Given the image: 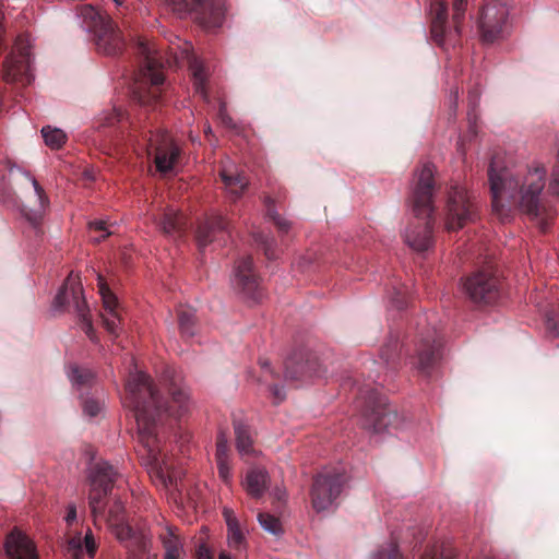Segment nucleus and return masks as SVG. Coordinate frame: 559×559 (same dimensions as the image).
Segmentation results:
<instances>
[{
  "label": "nucleus",
  "mask_w": 559,
  "mask_h": 559,
  "mask_svg": "<svg viewBox=\"0 0 559 559\" xmlns=\"http://www.w3.org/2000/svg\"><path fill=\"white\" fill-rule=\"evenodd\" d=\"M186 216L181 212L171 207L167 209L158 221L160 230L166 235L183 233L186 229Z\"/></svg>",
  "instance_id": "28"
},
{
  "label": "nucleus",
  "mask_w": 559,
  "mask_h": 559,
  "mask_svg": "<svg viewBox=\"0 0 559 559\" xmlns=\"http://www.w3.org/2000/svg\"><path fill=\"white\" fill-rule=\"evenodd\" d=\"M447 229L459 230L476 217V207L464 187H452L448 198Z\"/></svg>",
  "instance_id": "14"
},
{
  "label": "nucleus",
  "mask_w": 559,
  "mask_h": 559,
  "mask_svg": "<svg viewBox=\"0 0 559 559\" xmlns=\"http://www.w3.org/2000/svg\"><path fill=\"white\" fill-rule=\"evenodd\" d=\"M139 71L132 86V99L142 107L156 109L164 103L163 57L154 45L139 40L135 46Z\"/></svg>",
  "instance_id": "4"
},
{
  "label": "nucleus",
  "mask_w": 559,
  "mask_h": 559,
  "mask_svg": "<svg viewBox=\"0 0 559 559\" xmlns=\"http://www.w3.org/2000/svg\"><path fill=\"white\" fill-rule=\"evenodd\" d=\"M178 324L182 337L191 338L197 332L195 314L192 309L180 308L178 310Z\"/></svg>",
  "instance_id": "35"
},
{
  "label": "nucleus",
  "mask_w": 559,
  "mask_h": 559,
  "mask_svg": "<svg viewBox=\"0 0 559 559\" xmlns=\"http://www.w3.org/2000/svg\"><path fill=\"white\" fill-rule=\"evenodd\" d=\"M82 407H83L84 414L90 417H95L100 412V404L93 399L84 400Z\"/></svg>",
  "instance_id": "44"
},
{
  "label": "nucleus",
  "mask_w": 559,
  "mask_h": 559,
  "mask_svg": "<svg viewBox=\"0 0 559 559\" xmlns=\"http://www.w3.org/2000/svg\"><path fill=\"white\" fill-rule=\"evenodd\" d=\"M547 191L550 195L559 200V147L556 154L555 164L550 171Z\"/></svg>",
  "instance_id": "40"
},
{
  "label": "nucleus",
  "mask_w": 559,
  "mask_h": 559,
  "mask_svg": "<svg viewBox=\"0 0 559 559\" xmlns=\"http://www.w3.org/2000/svg\"><path fill=\"white\" fill-rule=\"evenodd\" d=\"M4 549L9 559H39L33 542L17 530L7 536Z\"/></svg>",
  "instance_id": "21"
},
{
  "label": "nucleus",
  "mask_w": 559,
  "mask_h": 559,
  "mask_svg": "<svg viewBox=\"0 0 559 559\" xmlns=\"http://www.w3.org/2000/svg\"><path fill=\"white\" fill-rule=\"evenodd\" d=\"M345 484V477L340 472L319 473L310 490L311 503L316 512L321 513L333 508Z\"/></svg>",
  "instance_id": "11"
},
{
  "label": "nucleus",
  "mask_w": 559,
  "mask_h": 559,
  "mask_svg": "<svg viewBox=\"0 0 559 559\" xmlns=\"http://www.w3.org/2000/svg\"><path fill=\"white\" fill-rule=\"evenodd\" d=\"M76 519V509L74 506H70L68 508V513L66 516V521L70 524Z\"/></svg>",
  "instance_id": "54"
},
{
  "label": "nucleus",
  "mask_w": 559,
  "mask_h": 559,
  "mask_svg": "<svg viewBox=\"0 0 559 559\" xmlns=\"http://www.w3.org/2000/svg\"><path fill=\"white\" fill-rule=\"evenodd\" d=\"M31 41L27 35H19L13 50L3 62L2 76L8 83L27 85L33 81Z\"/></svg>",
  "instance_id": "9"
},
{
  "label": "nucleus",
  "mask_w": 559,
  "mask_h": 559,
  "mask_svg": "<svg viewBox=\"0 0 559 559\" xmlns=\"http://www.w3.org/2000/svg\"><path fill=\"white\" fill-rule=\"evenodd\" d=\"M121 543L127 550V559H141L151 552V540L143 534H136L133 530L132 535Z\"/></svg>",
  "instance_id": "29"
},
{
  "label": "nucleus",
  "mask_w": 559,
  "mask_h": 559,
  "mask_svg": "<svg viewBox=\"0 0 559 559\" xmlns=\"http://www.w3.org/2000/svg\"><path fill=\"white\" fill-rule=\"evenodd\" d=\"M223 516L227 526V543L230 548L238 549L243 540L241 525L233 509L225 507Z\"/></svg>",
  "instance_id": "30"
},
{
  "label": "nucleus",
  "mask_w": 559,
  "mask_h": 559,
  "mask_svg": "<svg viewBox=\"0 0 559 559\" xmlns=\"http://www.w3.org/2000/svg\"><path fill=\"white\" fill-rule=\"evenodd\" d=\"M186 47L180 51V56L178 53H175V61L178 62L179 58L186 59L187 63L189 66V70L191 72V76L193 80V86L194 91L200 97L209 102V87L207 82L210 78V69L204 63L203 60L198 58L191 50V46L187 43L185 44Z\"/></svg>",
  "instance_id": "18"
},
{
  "label": "nucleus",
  "mask_w": 559,
  "mask_h": 559,
  "mask_svg": "<svg viewBox=\"0 0 559 559\" xmlns=\"http://www.w3.org/2000/svg\"><path fill=\"white\" fill-rule=\"evenodd\" d=\"M68 377L71 380L74 388L82 390L91 388L95 381V374L87 368L72 365L69 367Z\"/></svg>",
  "instance_id": "33"
},
{
  "label": "nucleus",
  "mask_w": 559,
  "mask_h": 559,
  "mask_svg": "<svg viewBox=\"0 0 559 559\" xmlns=\"http://www.w3.org/2000/svg\"><path fill=\"white\" fill-rule=\"evenodd\" d=\"M509 14V7L503 2L491 1L483 8L478 22L483 41L493 43L504 36Z\"/></svg>",
  "instance_id": "15"
},
{
  "label": "nucleus",
  "mask_w": 559,
  "mask_h": 559,
  "mask_svg": "<svg viewBox=\"0 0 559 559\" xmlns=\"http://www.w3.org/2000/svg\"><path fill=\"white\" fill-rule=\"evenodd\" d=\"M271 495L278 502H285L287 499V491L284 487H275Z\"/></svg>",
  "instance_id": "51"
},
{
  "label": "nucleus",
  "mask_w": 559,
  "mask_h": 559,
  "mask_svg": "<svg viewBox=\"0 0 559 559\" xmlns=\"http://www.w3.org/2000/svg\"><path fill=\"white\" fill-rule=\"evenodd\" d=\"M204 133L206 136H210L212 134V128L210 124H206L204 128Z\"/></svg>",
  "instance_id": "59"
},
{
  "label": "nucleus",
  "mask_w": 559,
  "mask_h": 559,
  "mask_svg": "<svg viewBox=\"0 0 559 559\" xmlns=\"http://www.w3.org/2000/svg\"><path fill=\"white\" fill-rule=\"evenodd\" d=\"M109 235H110V233H106V234L102 235L100 238H97L96 240L100 241V240L105 239Z\"/></svg>",
  "instance_id": "62"
},
{
  "label": "nucleus",
  "mask_w": 559,
  "mask_h": 559,
  "mask_svg": "<svg viewBox=\"0 0 559 559\" xmlns=\"http://www.w3.org/2000/svg\"><path fill=\"white\" fill-rule=\"evenodd\" d=\"M325 372L314 359L299 364L289 358L285 362L284 377L287 382H306L311 378H321Z\"/></svg>",
  "instance_id": "23"
},
{
  "label": "nucleus",
  "mask_w": 559,
  "mask_h": 559,
  "mask_svg": "<svg viewBox=\"0 0 559 559\" xmlns=\"http://www.w3.org/2000/svg\"><path fill=\"white\" fill-rule=\"evenodd\" d=\"M247 306L258 304L262 300L264 294L260 286L259 278L252 272V261L247 255Z\"/></svg>",
  "instance_id": "32"
},
{
  "label": "nucleus",
  "mask_w": 559,
  "mask_h": 559,
  "mask_svg": "<svg viewBox=\"0 0 559 559\" xmlns=\"http://www.w3.org/2000/svg\"><path fill=\"white\" fill-rule=\"evenodd\" d=\"M159 539L165 549L164 559H179L182 550V544L176 534V528L167 526L163 533L159 534Z\"/></svg>",
  "instance_id": "31"
},
{
  "label": "nucleus",
  "mask_w": 559,
  "mask_h": 559,
  "mask_svg": "<svg viewBox=\"0 0 559 559\" xmlns=\"http://www.w3.org/2000/svg\"><path fill=\"white\" fill-rule=\"evenodd\" d=\"M127 118V112L120 108L115 107L112 112L105 117V123L108 126H114L117 122H121Z\"/></svg>",
  "instance_id": "43"
},
{
  "label": "nucleus",
  "mask_w": 559,
  "mask_h": 559,
  "mask_svg": "<svg viewBox=\"0 0 559 559\" xmlns=\"http://www.w3.org/2000/svg\"><path fill=\"white\" fill-rule=\"evenodd\" d=\"M78 14L87 32L93 34V39L99 52L107 56H117L122 52L126 47L124 37L106 12L91 4H83L78 8Z\"/></svg>",
  "instance_id": "5"
},
{
  "label": "nucleus",
  "mask_w": 559,
  "mask_h": 559,
  "mask_svg": "<svg viewBox=\"0 0 559 559\" xmlns=\"http://www.w3.org/2000/svg\"><path fill=\"white\" fill-rule=\"evenodd\" d=\"M197 557H198V559H214L213 552L204 544L200 545V547L198 548Z\"/></svg>",
  "instance_id": "52"
},
{
  "label": "nucleus",
  "mask_w": 559,
  "mask_h": 559,
  "mask_svg": "<svg viewBox=\"0 0 559 559\" xmlns=\"http://www.w3.org/2000/svg\"><path fill=\"white\" fill-rule=\"evenodd\" d=\"M98 289L103 299L104 310L102 313L103 323L105 329L110 334H117L118 325L121 322V316L118 310L117 297L110 290L109 286L105 282L102 275H98Z\"/></svg>",
  "instance_id": "20"
},
{
  "label": "nucleus",
  "mask_w": 559,
  "mask_h": 559,
  "mask_svg": "<svg viewBox=\"0 0 559 559\" xmlns=\"http://www.w3.org/2000/svg\"><path fill=\"white\" fill-rule=\"evenodd\" d=\"M415 355L409 357L412 367L424 377H430L442 358V340L435 328L420 334Z\"/></svg>",
  "instance_id": "10"
},
{
  "label": "nucleus",
  "mask_w": 559,
  "mask_h": 559,
  "mask_svg": "<svg viewBox=\"0 0 559 559\" xmlns=\"http://www.w3.org/2000/svg\"><path fill=\"white\" fill-rule=\"evenodd\" d=\"M436 166L431 162L420 163L413 173L409 183L407 206L421 223L411 224L404 233L405 243L416 252H425L433 245L435 180Z\"/></svg>",
  "instance_id": "3"
},
{
  "label": "nucleus",
  "mask_w": 559,
  "mask_h": 559,
  "mask_svg": "<svg viewBox=\"0 0 559 559\" xmlns=\"http://www.w3.org/2000/svg\"><path fill=\"white\" fill-rule=\"evenodd\" d=\"M270 391L275 399V403L278 404L283 402L286 397L285 390L283 385L280 384H273L270 386Z\"/></svg>",
  "instance_id": "49"
},
{
  "label": "nucleus",
  "mask_w": 559,
  "mask_h": 559,
  "mask_svg": "<svg viewBox=\"0 0 559 559\" xmlns=\"http://www.w3.org/2000/svg\"><path fill=\"white\" fill-rule=\"evenodd\" d=\"M114 1L117 2V3H120V0H114Z\"/></svg>",
  "instance_id": "63"
},
{
  "label": "nucleus",
  "mask_w": 559,
  "mask_h": 559,
  "mask_svg": "<svg viewBox=\"0 0 559 559\" xmlns=\"http://www.w3.org/2000/svg\"><path fill=\"white\" fill-rule=\"evenodd\" d=\"M83 546L88 556L94 557L97 550V544L95 542L92 531H88L83 539L80 536H78L69 540V547L73 550H80Z\"/></svg>",
  "instance_id": "37"
},
{
  "label": "nucleus",
  "mask_w": 559,
  "mask_h": 559,
  "mask_svg": "<svg viewBox=\"0 0 559 559\" xmlns=\"http://www.w3.org/2000/svg\"><path fill=\"white\" fill-rule=\"evenodd\" d=\"M141 559H157V554L150 552L148 555H146L145 557H143Z\"/></svg>",
  "instance_id": "61"
},
{
  "label": "nucleus",
  "mask_w": 559,
  "mask_h": 559,
  "mask_svg": "<svg viewBox=\"0 0 559 559\" xmlns=\"http://www.w3.org/2000/svg\"><path fill=\"white\" fill-rule=\"evenodd\" d=\"M219 459L221 460L228 459L227 443H226V439L223 433H221L217 437V442H216V460H219Z\"/></svg>",
  "instance_id": "45"
},
{
  "label": "nucleus",
  "mask_w": 559,
  "mask_h": 559,
  "mask_svg": "<svg viewBox=\"0 0 559 559\" xmlns=\"http://www.w3.org/2000/svg\"><path fill=\"white\" fill-rule=\"evenodd\" d=\"M457 99H459V92L455 91L451 94V103H452L453 107H456Z\"/></svg>",
  "instance_id": "56"
},
{
  "label": "nucleus",
  "mask_w": 559,
  "mask_h": 559,
  "mask_svg": "<svg viewBox=\"0 0 559 559\" xmlns=\"http://www.w3.org/2000/svg\"><path fill=\"white\" fill-rule=\"evenodd\" d=\"M548 329L552 332V334L559 337V326L554 321H548Z\"/></svg>",
  "instance_id": "55"
},
{
  "label": "nucleus",
  "mask_w": 559,
  "mask_h": 559,
  "mask_svg": "<svg viewBox=\"0 0 559 559\" xmlns=\"http://www.w3.org/2000/svg\"><path fill=\"white\" fill-rule=\"evenodd\" d=\"M235 432L237 436V450L240 454L245 451V439H243V432L240 424L235 423Z\"/></svg>",
  "instance_id": "50"
},
{
  "label": "nucleus",
  "mask_w": 559,
  "mask_h": 559,
  "mask_svg": "<svg viewBox=\"0 0 559 559\" xmlns=\"http://www.w3.org/2000/svg\"><path fill=\"white\" fill-rule=\"evenodd\" d=\"M500 282L486 271H478L468 276L464 283V292L475 304L491 305L500 297Z\"/></svg>",
  "instance_id": "17"
},
{
  "label": "nucleus",
  "mask_w": 559,
  "mask_h": 559,
  "mask_svg": "<svg viewBox=\"0 0 559 559\" xmlns=\"http://www.w3.org/2000/svg\"><path fill=\"white\" fill-rule=\"evenodd\" d=\"M547 170L536 164L527 168L523 175H513L509 169H496V160L491 159L488 179L492 199V211L502 219H509L512 209H519L532 219L540 218L543 231L548 228L544 216H548L543 203Z\"/></svg>",
  "instance_id": "2"
},
{
  "label": "nucleus",
  "mask_w": 559,
  "mask_h": 559,
  "mask_svg": "<svg viewBox=\"0 0 559 559\" xmlns=\"http://www.w3.org/2000/svg\"><path fill=\"white\" fill-rule=\"evenodd\" d=\"M106 521L119 542H124L132 535V527L126 522L124 507L120 500L112 503Z\"/></svg>",
  "instance_id": "24"
},
{
  "label": "nucleus",
  "mask_w": 559,
  "mask_h": 559,
  "mask_svg": "<svg viewBox=\"0 0 559 559\" xmlns=\"http://www.w3.org/2000/svg\"><path fill=\"white\" fill-rule=\"evenodd\" d=\"M55 307L63 309L66 305L71 307L79 317L82 329L93 338V325L90 309L86 304L81 284L70 275L55 298Z\"/></svg>",
  "instance_id": "13"
},
{
  "label": "nucleus",
  "mask_w": 559,
  "mask_h": 559,
  "mask_svg": "<svg viewBox=\"0 0 559 559\" xmlns=\"http://www.w3.org/2000/svg\"><path fill=\"white\" fill-rule=\"evenodd\" d=\"M231 284L237 292L245 290V262L242 260L238 261L235 266Z\"/></svg>",
  "instance_id": "41"
},
{
  "label": "nucleus",
  "mask_w": 559,
  "mask_h": 559,
  "mask_svg": "<svg viewBox=\"0 0 559 559\" xmlns=\"http://www.w3.org/2000/svg\"><path fill=\"white\" fill-rule=\"evenodd\" d=\"M258 522L261 527L273 535H278L282 532L281 522L277 518L270 513L261 512L258 514Z\"/></svg>",
  "instance_id": "39"
},
{
  "label": "nucleus",
  "mask_w": 559,
  "mask_h": 559,
  "mask_svg": "<svg viewBox=\"0 0 559 559\" xmlns=\"http://www.w3.org/2000/svg\"><path fill=\"white\" fill-rule=\"evenodd\" d=\"M261 367H262V369H265V370L271 372V370H270V362L269 361L261 360Z\"/></svg>",
  "instance_id": "58"
},
{
  "label": "nucleus",
  "mask_w": 559,
  "mask_h": 559,
  "mask_svg": "<svg viewBox=\"0 0 559 559\" xmlns=\"http://www.w3.org/2000/svg\"><path fill=\"white\" fill-rule=\"evenodd\" d=\"M267 215L272 218L281 235H285L289 231L292 227L290 222L282 217L276 210L269 207Z\"/></svg>",
  "instance_id": "42"
},
{
  "label": "nucleus",
  "mask_w": 559,
  "mask_h": 559,
  "mask_svg": "<svg viewBox=\"0 0 559 559\" xmlns=\"http://www.w3.org/2000/svg\"><path fill=\"white\" fill-rule=\"evenodd\" d=\"M218 119L221 120V122L228 127V128H233L234 127V123H233V119L231 117L227 114V109H226V106L225 104H221L219 105V109H218Z\"/></svg>",
  "instance_id": "48"
},
{
  "label": "nucleus",
  "mask_w": 559,
  "mask_h": 559,
  "mask_svg": "<svg viewBox=\"0 0 559 559\" xmlns=\"http://www.w3.org/2000/svg\"><path fill=\"white\" fill-rule=\"evenodd\" d=\"M219 230L229 231V223L223 216L214 215L200 223L195 236L199 247L204 248L211 243Z\"/></svg>",
  "instance_id": "25"
},
{
  "label": "nucleus",
  "mask_w": 559,
  "mask_h": 559,
  "mask_svg": "<svg viewBox=\"0 0 559 559\" xmlns=\"http://www.w3.org/2000/svg\"><path fill=\"white\" fill-rule=\"evenodd\" d=\"M402 345L400 343L399 336L393 335L392 333L389 335L388 341L380 349V359L386 371H395L400 366V355H401Z\"/></svg>",
  "instance_id": "27"
},
{
  "label": "nucleus",
  "mask_w": 559,
  "mask_h": 559,
  "mask_svg": "<svg viewBox=\"0 0 559 559\" xmlns=\"http://www.w3.org/2000/svg\"><path fill=\"white\" fill-rule=\"evenodd\" d=\"M171 404L164 402L150 376L142 371L130 373L126 384V404L133 412L139 442V456L163 485L173 484L177 475L163 454L159 425L165 415L182 417L189 409V392L174 372L166 371Z\"/></svg>",
  "instance_id": "1"
},
{
  "label": "nucleus",
  "mask_w": 559,
  "mask_h": 559,
  "mask_svg": "<svg viewBox=\"0 0 559 559\" xmlns=\"http://www.w3.org/2000/svg\"><path fill=\"white\" fill-rule=\"evenodd\" d=\"M219 177L228 201L235 203L241 200L245 192V178L242 171L231 163H226L219 170Z\"/></svg>",
  "instance_id": "22"
},
{
  "label": "nucleus",
  "mask_w": 559,
  "mask_h": 559,
  "mask_svg": "<svg viewBox=\"0 0 559 559\" xmlns=\"http://www.w3.org/2000/svg\"><path fill=\"white\" fill-rule=\"evenodd\" d=\"M469 99L475 105L478 99V95L475 92H469Z\"/></svg>",
  "instance_id": "57"
},
{
  "label": "nucleus",
  "mask_w": 559,
  "mask_h": 559,
  "mask_svg": "<svg viewBox=\"0 0 559 559\" xmlns=\"http://www.w3.org/2000/svg\"><path fill=\"white\" fill-rule=\"evenodd\" d=\"M259 453L251 448L249 437L247 436V495L257 499L262 497L270 486V475L264 465L249 466V459Z\"/></svg>",
  "instance_id": "19"
},
{
  "label": "nucleus",
  "mask_w": 559,
  "mask_h": 559,
  "mask_svg": "<svg viewBox=\"0 0 559 559\" xmlns=\"http://www.w3.org/2000/svg\"><path fill=\"white\" fill-rule=\"evenodd\" d=\"M23 175L25 179L29 181L33 186L35 194L37 197L38 205L34 210H27L26 207H23L22 213L34 227H37L43 219L45 210L49 204V200L45 193V190L34 177H32L28 173H25Z\"/></svg>",
  "instance_id": "26"
},
{
  "label": "nucleus",
  "mask_w": 559,
  "mask_h": 559,
  "mask_svg": "<svg viewBox=\"0 0 559 559\" xmlns=\"http://www.w3.org/2000/svg\"><path fill=\"white\" fill-rule=\"evenodd\" d=\"M396 418L397 414L388 405L386 397L371 390L362 412L364 429L372 435H380L386 431Z\"/></svg>",
  "instance_id": "12"
},
{
  "label": "nucleus",
  "mask_w": 559,
  "mask_h": 559,
  "mask_svg": "<svg viewBox=\"0 0 559 559\" xmlns=\"http://www.w3.org/2000/svg\"><path fill=\"white\" fill-rule=\"evenodd\" d=\"M219 477L226 483L229 478V462L227 460H216Z\"/></svg>",
  "instance_id": "47"
},
{
  "label": "nucleus",
  "mask_w": 559,
  "mask_h": 559,
  "mask_svg": "<svg viewBox=\"0 0 559 559\" xmlns=\"http://www.w3.org/2000/svg\"><path fill=\"white\" fill-rule=\"evenodd\" d=\"M164 3L177 17H190L206 31L221 27L224 21L223 0H164Z\"/></svg>",
  "instance_id": "6"
},
{
  "label": "nucleus",
  "mask_w": 559,
  "mask_h": 559,
  "mask_svg": "<svg viewBox=\"0 0 559 559\" xmlns=\"http://www.w3.org/2000/svg\"><path fill=\"white\" fill-rule=\"evenodd\" d=\"M218 559H231V557L226 551H222L219 554V558Z\"/></svg>",
  "instance_id": "60"
},
{
  "label": "nucleus",
  "mask_w": 559,
  "mask_h": 559,
  "mask_svg": "<svg viewBox=\"0 0 559 559\" xmlns=\"http://www.w3.org/2000/svg\"><path fill=\"white\" fill-rule=\"evenodd\" d=\"M41 135L46 145L52 150L60 148L67 141V135L61 129L50 126H46L41 129Z\"/></svg>",
  "instance_id": "36"
},
{
  "label": "nucleus",
  "mask_w": 559,
  "mask_h": 559,
  "mask_svg": "<svg viewBox=\"0 0 559 559\" xmlns=\"http://www.w3.org/2000/svg\"><path fill=\"white\" fill-rule=\"evenodd\" d=\"M372 559H403L396 543L390 542L380 545L371 556Z\"/></svg>",
  "instance_id": "38"
},
{
  "label": "nucleus",
  "mask_w": 559,
  "mask_h": 559,
  "mask_svg": "<svg viewBox=\"0 0 559 559\" xmlns=\"http://www.w3.org/2000/svg\"><path fill=\"white\" fill-rule=\"evenodd\" d=\"M120 477L118 471L108 462L96 463L91 468L88 504L94 519L104 514V499L111 492Z\"/></svg>",
  "instance_id": "8"
},
{
  "label": "nucleus",
  "mask_w": 559,
  "mask_h": 559,
  "mask_svg": "<svg viewBox=\"0 0 559 559\" xmlns=\"http://www.w3.org/2000/svg\"><path fill=\"white\" fill-rule=\"evenodd\" d=\"M252 238L267 260H276L278 258L277 242L270 233L255 231L252 234Z\"/></svg>",
  "instance_id": "34"
},
{
  "label": "nucleus",
  "mask_w": 559,
  "mask_h": 559,
  "mask_svg": "<svg viewBox=\"0 0 559 559\" xmlns=\"http://www.w3.org/2000/svg\"><path fill=\"white\" fill-rule=\"evenodd\" d=\"M466 0H454L453 2V26L448 22L447 5L443 0H433L430 3L432 14L430 34L433 41L445 48L455 46L461 35V21L464 16Z\"/></svg>",
  "instance_id": "7"
},
{
  "label": "nucleus",
  "mask_w": 559,
  "mask_h": 559,
  "mask_svg": "<svg viewBox=\"0 0 559 559\" xmlns=\"http://www.w3.org/2000/svg\"><path fill=\"white\" fill-rule=\"evenodd\" d=\"M452 552L448 551V549L443 548L441 554H437L436 550H427L420 559H452Z\"/></svg>",
  "instance_id": "46"
},
{
  "label": "nucleus",
  "mask_w": 559,
  "mask_h": 559,
  "mask_svg": "<svg viewBox=\"0 0 559 559\" xmlns=\"http://www.w3.org/2000/svg\"><path fill=\"white\" fill-rule=\"evenodd\" d=\"M148 154H154L157 171L167 174L177 165L181 148L166 131L150 132Z\"/></svg>",
  "instance_id": "16"
},
{
  "label": "nucleus",
  "mask_w": 559,
  "mask_h": 559,
  "mask_svg": "<svg viewBox=\"0 0 559 559\" xmlns=\"http://www.w3.org/2000/svg\"><path fill=\"white\" fill-rule=\"evenodd\" d=\"M90 228L97 231H106V226L104 221H94L90 223Z\"/></svg>",
  "instance_id": "53"
}]
</instances>
